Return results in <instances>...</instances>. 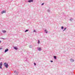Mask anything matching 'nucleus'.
<instances>
[{"label": "nucleus", "instance_id": "7ed1b4c3", "mask_svg": "<svg viewBox=\"0 0 75 75\" xmlns=\"http://www.w3.org/2000/svg\"><path fill=\"white\" fill-rule=\"evenodd\" d=\"M6 13V10L3 11L1 12V14H3V13Z\"/></svg>", "mask_w": 75, "mask_h": 75}, {"label": "nucleus", "instance_id": "5701e85b", "mask_svg": "<svg viewBox=\"0 0 75 75\" xmlns=\"http://www.w3.org/2000/svg\"><path fill=\"white\" fill-rule=\"evenodd\" d=\"M34 65H35H35H36V63H34Z\"/></svg>", "mask_w": 75, "mask_h": 75}, {"label": "nucleus", "instance_id": "f257e3e1", "mask_svg": "<svg viewBox=\"0 0 75 75\" xmlns=\"http://www.w3.org/2000/svg\"><path fill=\"white\" fill-rule=\"evenodd\" d=\"M4 67L6 68H8V64L6 62H5L4 64Z\"/></svg>", "mask_w": 75, "mask_h": 75}, {"label": "nucleus", "instance_id": "7c9ffc66", "mask_svg": "<svg viewBox=\"0 0 75 75\" xmlns=\"http://www.w3.org/2000/svg\"><path fill=\"white\" fill-rule=\"evenodd\" d=\"M1 59V58L0 57V60Z\"/></svg>", "mask_w": 75, "mask_h": 75}, {"label": "nucleus", "instance_id": "bb28decb", "mask_svg": "<svg viewBox=\"0 0 75 75\" xmlns=\"http://www.w3.org/2000/svg\"><path fill=\"white\" fill-rule=\"evenodd\" d=\"M3 40H6V39H5L4 38H3Z\"/></svg>", "mask_w": 75, "mask_h": 75}, {"label": "nucleus", "instance_id": "dca6fc26", "mask_svg": "<svg viewBox=\"0 0 75 75\" xmlns=\"http://www.w3.org/2000/svg\"><path fill=\"white\" fill-rule=\"evenodd\" d=\"M61 28L62 30H64V26H62Z\"/></svg>", "mask_w": 75, "mask_h": 75}, {"label": "nucleus", "instance_id": "1a4fd4ad", "mask_svg": "<svg viewBox=\"0 0 75 75\" xmlns=\"http://www.w3.org/2000/svg\"><path fill=\"white\" fill-rule=\"evenodd\" d=\"M24 60L25 62H27V58H25Z\"/></svg>", "mask_w": 75, "mask_h": 75}, {"label": "nucleus", "instance_id": "9b49d317", "mask_svg": "<svg viewBox=\"0 0 75 75\" xmlns=\"http://www.w3.org/2000/svg\"><path fill=\"white\" fill-rule=\"evenodd\" d=\"M3 65V63L1 62L0 63V66H2Z\"/></svg>", "mask_w": 75, "mask_h": 75}, {"label": "nucleus", "instance_id": "c756f323", "mask_svg": "<svg viewBox=\"0 0 75 75\" xmlns=\"http://www.w3.org/2000/svg\"><path fill=\"white\" fill-rule=\"evenodd\" d=\"M28 54L29 55L30 54H29L28 53Z\"/></svg>", "mask_w": 75, "mask_h": 75}, {"label": "nucleus", "instance_id": "9d476101", "mask_svg": "<svg viewBox=\"0 0 75 75\" xmlns=\"http://www.w3.org/2000/svg\"><path fill=\"white\" fill-rule=\"evenodd\" d=\"M54 59H57V56H53Z\"/></svg>", "mask_w": 75, "mask_h": 75}, {"label": "nucleus", "instance_id": "c85d7f7f", "mask_svg": "<svg viewBox=\"0 0 75 75\" xmlns=\"http://www.w3.org/2000/svg\"><path fill=\"white\" fill-rule=\"evenodd\" d=\"M1 42V41H0V44Z\"/></svg>", "mask_w": 75, "mask_h": 75}, {"label": "nucleus", "instance_id": "20e7f679", "mask_svg": "<svg viewBox=\"0 0 75 75\" xmlns=\"http://www.w3.org/2000/svg\"><path fill=\"white\" fill-rule=\"evenodd\" d=\"M13 47L14 49L15 50H18V48H17V47H16L13 46Z\"/></svg>", "mask_w": 75, "mask_h": 75}, {"label": "nucleus", "instance_id": "a211bd4d", "mask_svg": "<svg viewBox=\"0 0 75 75\" xmlns=\"http://www.w3.org/2000/svg\"><path fill=\"white\" fill-rule=\"evenodd\" d=\"M66 29H67V28H64V29L63 30V31H65V30Z\"/></svg>", "mask_w": 75, "mask_h": 75}, {"label": "nucleus", "instance_id": "4be33fe9", "mask_svg": "<svg viewBox=\"0 0 75 75\" xmlns=\"http://www.w3.org/2000/svg\"><path fill=\"white\" fill-rule=\"evenodd\" d=\"M44 4V3H43L41 4V6H43Z\"/></svg>", "mask_w": 75, "mask_h": 75}, {"label": "nucleus", "instance_id": "423d86ee", "mask_svg": "<svg viewBox=\"0 0 75 75\" xmlns=\"http://www.w3.org/2000/svg\"><path fill=\"white\" fill-rule=\"evenodd\" d=\"M44 32L46 34H47V33H48V31H47V30L46 29L45 30Z\"/></svg>", "mask_w": 75, "mask_h": 75}, {"label": "nucleus", "instance_id": "f03ea898", "mask_svg": "<svg viewBox=\"0 0 75 75\" xmlns=\"http://www.w3.org/2000/svg\"><path fill=\"white\" fill-rule=\"evenodd\" d=\"M33 0H29L28 1V3H31L32 2H33Z\"/></svg>", "mask_w": 75, "mask_h": 75}, {"label": "nucleus", "instance_id": "0eeeda50", "mask_svg": "<svg viewBox=\"0 0 75 75\" xmlns=\"http://www.w3.org/2000/svg\"><path fill=\"white\" fill-rule=\"evenodd\" d=\"M38 51H41V47H38Z\"/></svg>", "mask_w": 75, "mask_h": 75}, {"label": "nucleus", "instance_id": "2f4dec72", "mask_svg": "<svg viewBox=\"0 0 75 75\" xmlns=\"http://www.w3.org/2000/svg\"><path fill=\"white\" fill-rule=\"evenodd\" d=\"M12 1L13 0H12Z\"/></svg>", "mask_w": 75, "mask_h": 75}, {"label": "nucleus", "instance_id": "f8f14e48", "mask_svg": "<svg viewBox=\"0 0 75 75\" xmlns=\"http://www.w3.org/2000/svg\"><path fill=\"white\" fill-rule=\"evenodd\" d=\"M2 32L3 33H6V30H2Z\"/></svg>", "mask_w": 75, "mask_h": 75}, {"label": "nucleus", "instance_id": "393cba45", "mask_svg": "<svg viewBox=\"0 0 75 75\" xmlns=\"http://www.w3.org/2000/svg\"><path fill=\"white\" fill-rule=\"evenodd\" d=\"M50 62H53V61L52 60H51Z\"/></svg>", "mask_w": 75, "mask_h": 75}, {"label": "nucleus", "instance_id": "cd10ccee", "mask_svg": "<svg viewBox=\"0 0 75 75\" xmlns=\"http://www.w3.org/2000/svg\"><path fill=\"white\" fill-rule=\"evenodd\" d=\"M1 38V39H3V38Z\"/></svg>", "mask_w": 75, "mask_h": 75}, {"label": "nucleus", "instance_id": "b1692460", "mask_svg": "<svg viewBox=\"0 0 75 75\" xmlns=\"http://www.w3.org/2000/svg\"><path fill=\"white\" fill-rule=\"evenodd\" d=\"M33 32H34L35 33L36 32V31H35V30H34L33 31Z\"/></svg>", "mask_w": 75, "mask_h": 75}, {"label": "nucleus", "instance_id": "39448f33", "mask_svg": "<svg viewBox=\"0 0 75 75\" xmlns=\"http://www.w3.org/2000/svg\"><path fill=\"white\" fill-rule=\"evenodd\" d=\"M8 51V49H6L5 50V52H4L5 53H6V52H7V51Z\"/></svg>", "mask_w": 75, "mask_h": 75}, {"label": "nucleus", "instance_id": "ddd939ff", "mask_svg": "<svg viewBox=\"0 0 75 75\" xmlns=\"http://www.w3.org/2000/svg\"><path fill=\"white\" fill-rule=\"evenodd\" d=\"M14 72H15V73H16V74H18V72H17V71H14Z\"/></svg>", "mask_w": 75, "mask_h": 75}, {"label": "nucleus", "instance_id": "a878e982", "mask_svg": "<svg viewBox=\"0 0 75 75\" xmlns=\"http://www.w3.org/2000/svg\"><path fill=\"white\" fill-rule=\"evenodd\" d=\"M1 49H2V48L0 47V50H1Z\"/></svg>", "mask_w": 75, "mask_h": 75}, {"label": "nucleus", "instance_id": "4468645a", "mask_svg": "<svg viewBox=\"0 0 75 75\" xmlns=\"http://www.w3.org/2000/svg\"><path fill=\"white\" fill-rule=\"evenodd\" d=\"M73 19H72V18H70V20L71 21H72L73 20Z\"/></svg>", "mask_w": 75, "mask_h": 75}, {"label": "nucleus", "instance_id": "6e6552de", "mask_svg": "<svg viewBox=\"0 0 75 75\" xmlns=\"http://www.w3.org/2000/svg\"><path fill=\"white\" fill-rule=\"evenodd\" d=\"M70 61L71 62H73L74 61V60L73 59H70Z\"/></svg>", "mask_w": 75, "mask_h": 75}, {"label": "nucleus", "instance_id": "412c9836", "mask_svg": "<svg viewBox=\"0 0 75 75\" xmlns=\"http://www.w3.org/2000/svg\"><path fill=\"white\" fill-rule=\"evenodd\" d=\"M32 46H31V45H30L29 46V48H32Z\"/></svg>", "mask_w": 75, "mask_h": 75}, {"label": "nucleus", "instance_id": "aec40b11", "mask_svg": "<svg viewBox=\"0 0 75 75\" xmlns=\"http://www.w3.org/2000/svg\"><path fill=\"white\" fill-rule=\"evenodd\" d=\"M47 12H48L49 13H50V11L49 10H47Z\"/></svg>", "mask_w": 75, "mask_h": 75}, {"label": "nucleus", "instance_id": "2eb2a0df", "mask_svg": "<svg viewBox=\"0 0 75 75\" xmlns=\"http://www.w3.org/2000/svg\"><path fill=\"white\" fill-rule=\"evenodd\" d=\"M27 31H28V30H26L25 31V32L26 33V32H27Z\"/></svg>", "mask_w": 75, "mask_h": 75}, {"label": "nucleus", "instance_id": "6ab92c4d", "mask_svg": "<svg viewBox=\"0 0 75 75\" xmlns=\"http://www.w3.org/2000/svg\"><path fill=\"white\" fill-rule=\"evenodd\" d=\"M2 66H0V68L1 69H2Z\"/></svg>", "mask_w": 75, "mask_h": 75}, {"label": "nucleus", "instance_id": "f3484780", "mask_svg": "<svg viewBox=\"0 0 75 75\" xmlns=\"http://www.w3.org/2000/svg\"><path fill=\"white\" fill-rule=\"evenodd\" d=\"M40 40H38V44H40Z\"/></svg>", "mask_w": 75, "mask_h": 75}]
</instances>
